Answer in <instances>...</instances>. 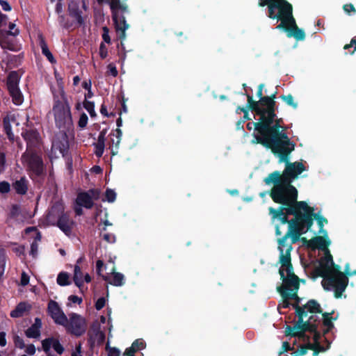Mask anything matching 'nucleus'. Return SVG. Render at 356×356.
<instances>
[{
  "mask_svg": "<svg viewBox=\"0 0 356 356\" xmlns=\"http://www.w3.org/2000/svg\"><path fill=\"white\" fill-rule=\"evenodd\" d=\"M274 104L271 97L263 98L260 104L254 103L253 108L259 115V122H249L247 127L250 130L254 129L260 134L257 138L258 143L271 149L274 154H280V162H284L286 156L294 149V145L284 132L280 120L275 125L270 126L275 117Z\"/></svg>",
  "mask_w": 356,
  "mask_h": 356,
  "instance_id": "1",
  "label": "nucleus"
},
{
  "mask_svg": "<svg viewBox=\"0 0 356 356\" xmlns=\"http://www.w3.org/2000/svg\"><path fill=\"white\" fill-rule=\"evenodd\" d=\"M270 213L272 215L273 221L275 220L280 222V224L284 225L287 222V216L293 214L295 219L289 222V230L286 234L280 240L284 241L286 243L291 244L287 242L288 237L291 238L292 242L297 241L299 237L306 233L311 227L313 223V218H314L320 227L319 233L323 234L327 236L325 231L323 230L324 224L327 223V220L317 214L314 213L312 207L308 206L306 202H296L291 207L286 208H280L275 210L270 208Z\"/></svg>",
  "mask_w": 356,
  "mask_h": 356,
  "instance_id": "2",
  "label": "nucleus"
},
{
  "mask_svg": "<svg viewBox=\"0 0 356 356\" xmlns=\"http://www.w3.org/2000/svg\"><path fill=\"white\" fill-rule=\"evenodd\" d=\"M308 246L312 248L324 250L325 257L320 261L317 271L323 277L322 285L325 290H333L337 298H339L344 291L348 279L339 268L334 266L332 257L327 250L330 241L324 236H316L308 241Z\"/></svg>",
  "mask_w": 356,
  "mask_h": 356,
  "instance_id": "3",
  "label": "nucleus"
},
{
  "mask_svg": "<svg viewBox=\"0 0 356 356\" xmlns=\"http://www.w3.org/2000/svg\"><path fill=\"white\" fill-rule=\"evenodd\" d=\"M305 170L302 163L295 162L286 165L282 175L274 172L265 179L267 184L277 183L271 192V197L275 202L290 207L296 202L298 191L291 182Z\"/></svg>",
  "mask_w": 356,
  "mask_h": 356,
  "instance_id": "4",
  "label": "nucleus"
},
{
  "mask_svg": "<svg viewBox=\"0 0 356 356\" xmlns=\"http://www.w3.org/2000/svg\"><path fill=\"white\" fill-rule=\"evenodd\" d=\"M280 251L279 264H280L279 273L282 280V285L278 288L283 300L279 307L286 308L289 305V299H297V292L299 289V279L294 274L291 263V251L292 246L286 243L284 241L280 242L278 245Z\"/></svg>",
  "mask_w": 356,
  "mask_h": 356,
  "instance_id": "5",
  "label": "nucleus"
},
{
  "mask_svg": "<svg viewBox=\"0 0 356 356\" xmlns=\"http://www.w3.org/2000/svg\"><path fill=\"white\" fill-rule=\"evenodd\" d=\"M259 6H268V17L272 19L281 20L278 29L284 28L288 31L289 37H294L298 40L305 38V33L296 24L292 16V6L286 0H259Z\"/></svg>",
  "mask_w": 356,
  "mask_h": 356,
  "instance_id": "6",
  "label": "nucleus"
},
{
  "mask_svg": "<svg viewBox=\"0 0 356 356\" xmlns=\"http://www.w3.org/2000/svg\"><path fill=\"white\" fill-rule=\"evenodd\" d=\"M296 312L300 319L293 327H287L286 328V335L301 336L306 330H314V325L310 323L303 322V317L307 316V312L321 313V309L320 305L315 300H309L303 307L296 308Z\"/></svg>",
  "mask_w": 356,
  "mask_h": 356,
  "instance_id": "7",
  "label": "nucleus"
},
{
  "mask_svg": "<svg viewBox=\"0 0 356 356\" xmlns=\"http://www.w3.org/2000/svg\"><path fill=\"white\" fill-rule=\"evenodd\" d=\"M63 326L69 333L79 337L83 335L87 330L86 319L76 313H70L65 319Z\"/></svg>",
  "mask_w": 356,
  "mask_h": 356,
  "instance_id": "8",
  "label": "nucleus"
},
{
  "mask_svg": "<svg viewBox=\"0 0 356 356\" xmlns=\"http://www.w3.org/2000/svg\"><path fill=\"white\" fill-rule=\"evenodd\" d=\"M55 121L58 127H70L72 125V117L68 104L65 101H57L53 108Z\"/></svg>",
  "mask_w": 356,
  "mask_h": 356,
  "instance_id": "9",
  "label": "nucleus"
},
{
  "mask_svg": "<svg viewBox=\"0 0 356 356\" xmlns=\"http://www.w3.org/2000/svg\"><path fill=\"white\" fill-rule=\"evenodd\" d=\"M99 194L100 191L97 189H92L86 193H79L76 200V206L74 208L76 213L79 216L82 214L81 207L90 209L93 205V200L98 199Z\"/></svg>",
  "mask_w": 356,
  "mask_h": 356,
  "instance_id": "10",
  "label": "nucleus"
},
{
  "mask_svg": "<svg viewBox=\"0 0 356 356\" xmlns=\"http://www.w3.org/2000/svg\"><path fill=\"white\" fill-rule=\"evenodd\" d=\"M22 161L28 168L36 175H40L43 170L41 158L36 154L27 152L22 156Z\"/></svg>",
  "mask_w": 356,
  "mask_h": 356,
  "instance_id": "11",
  "label": "nucleus"
},
{
  "mask_svg": "<svg viewBox=\"0 0 356 356\" xmlns=\"http://www.w3.org/2000/svg\"><path fill=\"white\" fill-rule=\"evenodd\" d=\"M47 312L55 323L62 325L65 323V319L67 316L65 314L60 305L56 301L50 300L49 302Z\"/></svg>",
  "mask_w": 356,
  "mask_h": 356,
  "instance_id": "12",
  "label": "nucleus"
},
{
  "mask_svg": "<svg viewBox=\"0 0 356 356\" xmlns=\"http://www.w3.org/2000/svg\"><path fill=\"white\" fill-rule=\"evenodd\" d=\"M63 212V208L61 204H56L51 207L49 213L40 219V224L43 226H49L57 225L58 220Z\"/></svg>",
  "mask_w": 356,
  "mask_h": 356,
  "instance_id": "13",
  "label": "nucleus"
},
{
  "mask_svg": "<svg viewBox=\"0 0 356 356\" xmlns=\"http://www.w3.org/2000/svg\"><path fill=\"white\" fill-rule=\"evenodd\" d=\"M120 12H122V10H115V13H112V15L119 37L120 39L124 40L126 38L125 31L129 28V25L126 23L124 17L119 15V13ZM124 12V11H122V13Z\"/></svg>",
  "mask_w": 356,
  "mask_h": 356,
  "instance_id": "14",
  "label": "nucleus"
},
{
  "mask_svg": "<svg viewBox=\"0 0 356 356\" xmlns=\"http://www.w3.org/2000/svg\"><path fill=\"white\" fill-rule=\"evenodd\" d=\"M68 147L69 143L66 134L65 133H60L53 142L52 150H58L62 156H64Z\"/></svg>",
  "mask_w": 356,
  "mask_h": 356,
  "instance_id": "15",
  "label": "nucleus"
},
{
  "mask_svg": "<svg viewBox=\"0 0 356 356\" xmlns=\"http://www.w3.org/2000/svg\"><path fill=\"white\" fill-rule=\"evenodd\" d=\"M73 280L74 284L81 290L83 284L85 282L89 283L91 281V277L88 273H83L79 266L75 265Z\"/></svg>",
  "mask_w": 356,
  "mask_h": 356,
  "instance_id": "16",
  "label": "nucleus"
},
{
  "mask_svg": "<svg viewBox=\"0 0 356 356\" xmlns=\"http://www.w3.org/2000/svg\"><path fill=\"white\" fill-rule=\"evenodd\" d=\"M42 346L45 353H48L51 348H53L58 354H62L64 351V348L59 341L53 337L42 340Z\"/></svg>",
  "mask_w": 356,
  "mask_h": 356,
  "instance_id": "17",
  "label": "nucleus"
},
{
  "mask_svg": "<svg viewBox=\"0 0 356 356\" xmlns=\"http://www.w3.org/2000/svg\"><path fill=\"white\" fill-rule=\"evenodd\" d=\"M102 277L106 281L117 286H122L124 284V275L121 273H115L114 267L112 268L111 273L102 275Z\"/></svg>",
  "mask_w": 356,
  "mask_h": 356,
  "instance_id": "18",
  "label": "nucleus"
},
{
  "mask_svg": "<svg viewBox=\"0 0 356 356\" xmlns=\"http://www.w3.org/2000/svg\"><path fill=\"white\" fill-rule=\"evenodd\" d=\"M57 226L67 236L71 233L73 221L64 213H62L57 222Z\"/></svg>",
  "mask_w": 356,
  "mask_h": 356,
  "instance_id": "19",
  "label": "nucleus"
},
{
  "mask_svg": "<svg viewBox=\"0 0 356 356\" xmlns=\"http://www.w3.org/2000/svg\"><path fill=\"white\" fill-rule=\"evenodd\" d=\"M31 309V305L26 302H20L16 308L10 312L13 318H19L26 314Z\"/></svg>",
  "mask_w": 356,
  "mask_h": 356,
  "instance_id": "20",
  "label": "nucleus"
},
{
  "mask_svg": "<svg viewBox=\"0 0 356 356\" xmlns=\"http://www.w3.org/2000/svg\"><path fill=\"white\" fill-rule=\"evenodd\" d=\"M69 13L70 15L74 19V20L79 24H81L83 23V17H81V12L79 9V6L76 2L72 1L69 4Z\"/></svg>",
  "mask_w": 356,
  "mask_h": 356,
  "instance_id": "21",
  "label": "nucleus"
},
{
  "mask_svg": "<svg viewBox=\"0 0 356 356\" xmlns=\"http://www.w3.org/2000/svg\"><path fill=\"white\" fill-rule=\"evenodd\" d=\"M19 81V77L18 74L16 72H11L8 76L7 81V86L8 90H14L19 88L18 83Z\"/></svg>",
  "mask_w": 356,
  "mask_h": 356,
  "instance_id": "22",
  "label": "nucleus"
},
{
  "mask_svg": "<svg viewBox=\"0 0 356 356\" xmlns=\"http://www.w3.org/2000/svg\"><path fill=\"white\" fill-rule=\"evenodd\" d=\"M95 153L97 156L101 157L104 151L105 147V137L104 134L101 133L98 137L97 142L95 145Z\"/></svg>",
  "mask_w": 356,
  "mask_h": 356,
  "instance_id": "23",
  "label": "nucleus"
},
{
  "mask_svg": "<svg viewBox=\"0 0 356 356\" xmlns=\"http://www.w3.org/2000/svg\"><path fill=\"white\" fill-rule=\"evenodd\" d=\"M106 1L109 3L112 13H115V10H127V5L120 0H106Z\"/></svg>",
  "mask_w": 356,
  "mask_h": 356,
  "instance_id": "24",
  "label": "nucleus"
},
{
  "mask_svg": "<svg viewBox=\"0 0 356 356\" xmlns=\"http://www.w3.org/2000/svg\"><path fill=\"white\" fill-rule=\"evenodd\" d=\"M57 284L60 286H67L71 284L70 275L66 272H60L56 279Z\"/></svg>",
  "mask_w": 356,
  "mask_h": 356,
  "instance_id": "25",
  "label": "nucleus"
},
{
  "mask_svg": "<svg viewBox=\"0 0 356 356\" xmlns=\"http://www.w3.org/2000/svg\"><path fill=\"white\" fill-rule=\"evenodd\" d=\"M13 121H14L13 115H8L3 119L4 129L10 139H13V138L10 126V122Z\"/></svg>",
  "mask_w": 356,
  "mask_h": 356,
  "instance_id": "26",
  "label": "nucleus"
},
{
  "mask_svg": "<svg viewBox=\"0 0 356 356\" xmlns=\"http://www.w3.org/2000/svg\"><path fill=\"white\" fill-rule=\"evenodd\" d=\"M14 104L20 105L23 102V97L19 88L9 90Z\"/></svg>",
  "mask_w": 356,
  "mask_h": 356,
  "instance_id": "27",
  "label": "nucleus"
},
{
  "mask_svg": "<svg viewBox=\"0 0 356 356\" xmlns=\"http://www.w3.org/2000/svg\"><path fill=\"white\" fill-rule=\"evenodd\" d=\"M15 191L19 194H24L27 191L26 181L24 179L16 181L14 184Z\"/></svg>",
  "mask_w": 356,
  "mask_h": 356,
  "instance_id": "28",
  "label": "nucleus"
},
{
  "mask_svg": "<svg viewBox=\"0 0 356 356\" xmlns=\"http://www.w3.org/2000/svg\"><path fill=\"white\" fill-rule=\"evenodd\" d=\"M24 137L26 140H29V146L38 142V134L35 131H27L24 134Z\"/></svg>",
  "mask_w": 356,
  "mask_h": 356,
  "instance_id": "29",
  "label": "nucleus"
},
{
  "mask_svg": "<svg viewBox=\"0 0 356 356\" xmlns=\"http://www.w3.org/2000/svg\"><path fill=\"white\" fill-rule=\"evenodd\" d=\"M1 46L4 48L11 51H17L19 47L17 44L13 42H10L7 38H2L0 40Z\"/></svg>",
  "mask_w": 356,
  "mask_h": 356,
  "instance_id": "30",
  "label": "nucleus"
},
{
  "mask_svg": "<svg viewBox=\"0 0 356 356\" xmlns=\"http://www.w3.org/2000/svg\"><path fill=\"white\" fill-rule=\"evenodd\" d=\"M40 334V330L31 325L26 331V335L29 338H38Z\"/></svg>",
  "mask_w": 356,
  "mask_h": 356,
  "instance_id": "31",
  "label": "nucleus"
},
{
  "mask_svg": "<svg viewBox=\"0 0 356 356\" xmlns=\"http://www.w3.org/2000/svg\"><path fill=\"white\" fill-rule=\"evenodd\" d=\"M145 347V341L143 339H137L132 343L131 346L129 348L132 349L133 353H135L137 350L143 349Z\"/></svg>",
  "mask_w": 356,
  "mask_h": 356,
  "instance_id": "32",
  "label": "nucleus"
},
{
  "mask_svg": "<svg viewBox=\"0 0 356 356\" xmlns=\"http://www.w3.org/2000/svg\"><path fill=\"white\" fill-rule=\"evenodd\" d=\"M83 106L90 113L91 117L95 116V105L92 102L86 100L83 103Z\"/></svg>",
  "mask_w": 356,
  "mask_h": 356,
  "instance_id": "33",
  "label": "nucleus"
},
{
  "mask_svg": "<svg viewBox=\"0 0 356 356\" xmlns=\"http://www.w3.org/2000/svg\"><path fill=\"white\" fill-rule=\"evenodd\" d=\"M115 198H116V193H115V191H113V190H111V189L106 190V193H105V200H106L109 202H113L115 201Z\"/></svg>",
  "mask_w": 356,
  "mask_h": 356,
  "instance_id": "34",
  "label": "nucleus"
},
{
  "mask_svg": "<svg viewBox=\"0 0 356 356\" xmlns=\"http://www.w3.org/2000/svg\"><path fill=\"white\" fill-rule=\"evenodd\" d=\"M40 45L42 49V52L45 56H47L48 54L51 53L48 49L47 44L42 38H40Z\"/></svg>",
  "mask_w": 356,
  "mask_h": 356,
  "instance_id": "35",
  "label": "nucleus"
},
{
  "mask_svg": "<svg viewBox=\"0 0 356 356\" xmlns=\"http://www.w3.org/2000/svg\"><path fill=\"white\" fill-rule=\"evenodd\" d=\"M25 353L29 355H34L36 352L35 346L33 344H28L25 346Z\"/></svg>",
  "mask_w": 356,
  "mask_h": 356,
  "instance_id": "36",
  "label": "nucleus"
},
{
  "mask_svg": "<svg viewBox=\"0 0 356 356\" xmlns=\"http://www.w3.org/2000/svg\"><path fill=\"white\" fill-rule=\"evenodd\" d=\"M282 98L287 104L294 108L297 107V104L294 102L293 97L291 95L283 96Z\"/></svg>",
  "mask_w": 356,
  "mask_h": 356,
  "instance_id": "37",
  "label": "nucleus"
},
{
  "mask_svg": "<svg viewBox=\"0 0 356 356\" xmlns=\"http://www.w3.org/2000/svg\"><path fill=\"white\" fill-rule=\"evenodd\" d=\"M14 343H15V346L20 349H23L26 346L23 339L18 336H16L14 338Z\"/></svg>",
  "mask_w": 356,
  "mask_h": 356,
  "instance_id": "38",
  "label": "nucleus"
},
{
  "mask_svg": "<svg viewBox=\"0 0 356 356\" xmlns=\"http://www.w3.org/2000/svg\"><path fill=\"white\" fill-rule=\"evenodd\" d=\"M108 55L107 48L104 42L100 44L99 56L102 58H105Z\"/></svg>",
  "mask_w": 356,
  "mask_h": 356,
  "instance_id": "39",
  "label": "nucleus"
},
{
  "mask_svg": "<svg viewBox=\"0 0 356 356\" xmlns=\"http://www.w3.org/2000/svg\"><path fill=\"white\" fill-rule=\"evenodd\" d=\"M323 323L327 330L332 327V320L329 317V314H323Z\"/></svg>",
  "mask_w": 356,
  "mask_h": 356,
  "instance_id": "40",
  "label": "nucleus"
},
{
  "mask_svg": "<svg viewBox=\"0 0 356 356\" xmlns=\"http://www.w3.org/2000/svg\"><path fill=\"white\" fill-rule=\"evenodd\" d=\"M88 123V116L86 114L83 113L80 116L79 120V126L81 128H84Z\"/></svg>",
  "mask_w": 356,
  "mask_h": 356,
  "instance_id": "41",
  "label": "nucleus"
},
{
  "mask_svg": "<svg viewBox=\"0 0 356 356\" xmlns=\"http://www.w3.org/2000/svg\"><path fill=\"white\" fill-rule=\"evenodd\" d=\"M102 38L104 41L108 44L111 43V38L108 34V29L106 26L103 27Z\"/></svg>",
  "mask_w": 356,
  "mask_h": 356,
  "instance_id": "42",
  "label": "nucleus"
},
{
  "mask_svg": "<svg viewBox=\"0 0 356 356\" xmlns=\"http://www.w3.org/2000/svg\"><path fill=\"white\" fill-rule=\"evenodd\" d=\"M105 304H106V299L104 298H100L95 302V308L97 310H100L105 306Z\"/></svg>",
  "mask_w": 356,
  "mask_h": 356,
  "instance_id": "43",
  "label": "nucleus"
},
{
  "mask_svg": "<svg viewBox=\"0 0 356 356\" xmlns=\"http://www.w3.org/2000/svg\"><path fill=\"white\" fill-rule=\"evenodd\" d=\"M10 191V185L6 181H2L0 183V193H6Z\"/></svg>",
  "mask_w": 356,
  "mask_h": 356,
  "instance_id": "44",
  "label": "nucleus"
},
{
  "mask_svg": "<svg viewBox=\"0 0 356 356\" xmlns=\"http://www.w3.org/2000/svg\"><path fill=\"white\" fill-rule=\"evenodd\" d=\"M8 34L10 35H13V36L19 34V30L15 28V24H13V23L10 24Z\"/></svg>",
  "mask_w": 356,
  "mask_h": 356,
  "instance_id": "45",
  "label": "nucleus"
},
{
  "mask_svg": "<svg viewBox=\"0 0 356 356\" xmlns=\"http://www.w3.org/2000/svg\"><path fill=\"white\" fill-rule=\"evenodd\" d=\"M108 72L113 76H116L118 75V70L116 69V67L111 63L108 65Z\"/></svg>",
  "mask_w": 356,
  "mask_h": 356,
  "instance_id": "46",
  "label": "nucleus"
},
{
  "mask_svg": "<svg viewBox=\"0 0 356 356\" xmlns=\"http://www.w3.org/2000/svg\"><path fill=\"white\" fill-rule=\"evenodd\" d=\"M104 239L108 243H114L115 241V236L113 234H105L103 236Z\"/></svg>",
  "mask_w": 356,
  "mask_h": 356,
  "instance_id": "47",
  "label": "nucleus"
},
{
  "mask_svg": "<svg viewBox=\"0 0 356 356\" xmlns=\"http://www.w3.org/2000/svg\"><path fill=\"white\" fill-rule=\"evenodd\" d=\"M108 356H120V351L115 348H109L108 349Z\"/></svg>",
  "mask_w": 356,
  "mask_h": 356,
  "instance_id": "48",
  "label": "nucleus"
},
{
  "mask_svg": "<svg viewBox=\"0 0 356 356\" xmlns=\"http://www.w3.org/2000/svg\"><path fill=\"white\" fill-rule=\"evenodd\" d=\"M69 301L73 303L80 305L82 302V299L76 296H70L68 298Z\"/></svg>",
  "mask_w": 356,
  "mask_h": 356,
  "instance_id": "49",
  "label": "nucleus"
},
{
  "mask_svg": "<svg viewBox=\"0 0 356 356\" xmlns=\"http://www.w3.org/2000/svg\"><path fill=\"white\" fill-rule=\"evenodd\" d=\"M0 5L3 10H5V11L11 10V6L8 3V2L3 1V0H0Z\"/></svg>",
  "mask_w": 356,
  "mask_h": 356,
  "instance_id": "50",
  "label": "nucleus"
},
{
  "mask_svg": "<svg viewBox=\"0 0 356 356\" xmlns=\"http://www.w3.org/2000/svg\"><path fill=\"white\" fill-rule=\"evenodd\" d=\"M29 276L25 273H22V276H21V284L22 286H26L29 284Z\"/></svg>",
  "mask_w": 356,
  "mask_h": 356,
  "instance_id": "51",
  "label": "nucleus"
},
{
  "mask_svg": "<svg viewBox=\"0 0 356 356\" xmlns=\"http://www.w3.org/2000/svg\"><path fill=\"white\" fill-rule=\"evenodd\" d=\"M97 270L99 275H102V271L104 268V265L102 261L98 260L96 264Z\"/></svg>",
  "mask_w": 356,
  "mask_h": 356,
  "instance_id": "52",
  "label": "nucleus"
},
{
  "mask_svg": "<svg viewBox=\"0 0 356 356\" xmlns=\"http://www.w3.org/2000/svg\"><path fill=\"white\" fill-rule=\"evenodd\" d=\"M71 356H82L81 355V346L79 344L74 351L72 353Z\"/></svg>",
  "mask_w": 356,
  "mask_h": 356,
  "instance_id": "53",
  "label": "nucleus"
},
{
  "mask_svg": "<svg viewBox=\"0 0 356 356\" xmlns=\"http://www.w3.org/2000/svg\"><path fill=\"white\" fill-rule=\"evenodd\" d=\"M345 12L350 13V12H355V8L352 4H347L343 6Z\"/></svg>",
  "mask_w": 356,
  "mask_h": 356,
  "instance_id": "54",
  "label": "nucleus"
},
{
  "mask_svg": "<svg viewBox=\"0 0 356 356\" xmlns=\"http://www.w3.org/2000/svg\"><path fill=\"white\" fill-rule=\"evenodd\" d=\"M6 345V334L0 332V346H5Z\"/></svg>",
  "mask_w": 356,
  "mask_h": 356,
  "instance_id": "55",
  "label": "nucleus"
},
{
  "mask_svg": "<svg viewBox=\"0 0 356 356\" xmlns=\"http://www.w3.org/2000/svg\"><path fill=\"white\" fill-rule=\"evenodd\" d=\"M4 164H5V156H4V154L1 152H0V172L3 170Z\"/></svg>",
  "mask_w": 356,
  "mask_h": 356,
  "instance_id": "56",
  "label": "nucleus"
},
{
  "mask_svg": "<svg viewBox=\"0 0 356 356\" xmlns=\"http://www.w3.org/2000/svg\"><path fill=\"white\" fill-rule=\"evenodd\" d=\"M319 338H320V336L319 334H316V332L314 334V343H315V345L316 346L317 348L320 350H321V346H320V344H319Z\"/></svg>",
  "mask_w": 356,
  "mask_h": 356,
  "instance_id": "57",
  "label": "nucleus"
},
{
  "mask_svg": "<svg viewBox=\"0 0 356 356\" xmlns=\"http://www.w3.org/2000/svg\"><path fill=\"white\" fill-rule=\"evenodd\" d=\"M82 86L86 90H90L91 89V86H92L91 81L89 80V81H86L83 82Z\"/></svg>",
  "mask_w": 356,
  "mask_h": 356,
  "instance_id": "58",
  "label": "nucleus"
},
{
  "mask_svg": "<svg viewBox=\"0 0 356 356\" xmlns=\"http://www.w3.org/2000/svg\"><path fill=\"white\" fill-rule=\"evenodd\" d=\"M6 21H7V17L6 15L2 14L1 12H0V27L3 26L4 24H6Z\"/></svg>",
  "mask_w": 356,
  "mask_h": 356,
  "instance_id": "59",
  "label": "nucleus"
},
{
  "mask_svg": "<svg viewBox=\"0 0 356 356\" xmlns=\"http://www.w3.org/2000/svg\"><path fill=\"white\" fill-rule=\"evenodd\" d=\"M33 327H37V329L40 330L41 326H42V322L41 320L38 318H36L35 319L34 323L32 325Z\"/></svg>",
  "mask_w": 356,
  "mask_h": 356,
  "instance_id": "60",
  "label": "nucleus"
},
{
  "mask_svg": "<svg viewBox=\"0 0 356 356\" xmlns=\"http://www.w3.org/2000/svg\"><path fill=\"white\" fill-rule=\"evenodd\" d=\"M5 267V261L3 258H0V277L3 273Z\"/></svg>",
  "mask_w": 356,
  "mask_h": 356,
  "instance_id": "61",
  "label": "nucleus"
},
{
  "mask_svg": "<svg viewBox=\"0 0 356 356\" xmlns=\"http://www.w3.org/2000/svg\"><path fill=\"white\" fill-rule=\"evenodd\" d=\"M350 47H354L355 50H356V38L352 39L349 44L345 45L344 49H348L350 48Z\"/></svg>",
  "mask_w": 356,
  "mask_h": 356,
  "instance_id": "62",
  "label": "nucleus"
},
{
  "mask_svg": "<svg viewBox=\"0 0 356 356\" xmlns=\"http://www.w3.org/2000/svg\"><path fill=\"white\" fill-rule=\"evenodd\" d=\"M37 248H38L37 243H33L32 245H31V252L33 254V256H35V254H36Z\"/></svg>",
  "mask_w": 356,
  "mask_h": 356,
  "instance_id": "63",
  "label": "nucleus"
},
{
  "mask_svg": "<svg viewBox=\"0 0 356 356\" xmlns=\"http://www.w3.org/2000/svg\"><path fill=\"white\" fill-rule=\"evenodd\" d=\"M134 353H133L132 349L127 348L123 356H134Z\"/></svg>",
  "mask_w": 356,
  "mask_h": 356,
  "instance_id": "64",
  "label": "nucleus"
}]
</instances>
